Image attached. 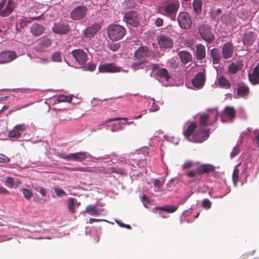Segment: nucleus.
Returning <instances> with one entry per match:
<instances>
[{
	"instance_id": "nucleus-1",
	"label": "nucleus",
	"mask_w": 259,
	"mask_h": 259,
	"mask_svg": "<svg viewBox=\"0 0 259 259\" xmlns=\"http://www.w3.org/2000/svg\"><path fill=\"white\" fill-rule=\"evenodd\" d=\"M196 174L199 175L211 174V176L214 178H217L220 177V173L215 171V167L208 163L202 164L199 165L195 171L190 170L186 175L189 178H194L196 177Z\"/></svg>"
},
{
	"instance_id": "nucleus-2",
	"label": "nucleus",
	"mask_w": 259,
	"mask_h": 259,
	"mask_svg": "<svg viewBox=\"0 0 259 259\" xmlns=\"http://www.w3.org/2000/svg\"><path fill=\"white\" fill-rule=\"evenodd\" d=\"M180 5L178 0H171L164 3L161 8V13L169 17L171 20L175 21L176 14L179 10Z\"/></svg>"
},
{
	"instance_id": "nucleus-3",
	"label": "nucleus",
	"mask_w": 259,
	"mask_h": 259,
	"mask_svg": "<svg viewBox=\"0 0 259 259\" xmlns=\"http://www.w3.org/2000/svg\"><path fill=\"white\" fill-rule=\"evenodd\" d=\"M219 113L217 110H209L207 113L201 114L199 117L200 124L207 126L215 122L218 118Z\"/></svg>"
},
{
	"instance_id": "nucleus-4",
	"label": "nucleus",
	"mask_w": 259,
	"mask_h": 259,
	"mask_svg": "<svg viewBox=\"0 0 259 259\" xmlns=\"http://www.w3.org/2000/svg\"><path fill=\"white\" fill-rule=\"evenodd\" d=\"M14 0H1L0 1V16L3 17L8 16L16 7Z\"/></svg>"
},
{
	"instance_id": "nucleus-5",
	"label": "nucleus",
	"mask_w": 259,
	"mask_h": 259,
	"mask_svg": "<svg viewBox=\"0 0 259 259\" xmlns=\"http://www.w3.org/2000/svg\"><path fill=\"white\" fill-rule=\"evenodd\" d=\"M88 153L86 152H80L66 155L63 153H58V156L62 159L69 160H72L75 161H82L85 160L88 157Z\"/></svg>"
},
{
	"instance_id": "nucleus-6",
	"label": "nucleus",
	"mask_w": 259,
	"mask_h": 259,
	"mask_svg": "<svg viewBox=\"0 0 259 259\" xmlns=\"http://www.w3.org/2000/svg\"><path fill=\"white\" fill-rule=\"evenodd\" d=\"M88 9L83 5L76 7L70 13V18L73 20L83 19L87 15Z\"/></svg>"
},
{
	"instance_id": "nucleus-7",
	"label": "nucleus",
	"mask_w": 259,
	"mask_h": 259,
	"mask_svg": "<svg viewBox=\"0 0 259 259\" xmlns=\"http://www.w3.org/2000/svg\"><path fill=\"white\" fill-rule=\"evenodd\" d=\"M177 20L180 26L183 29H188L191 26L192 21L187 12H180L178 16Z\"/></svg>"
},
{
	"instance_id": "nucleus-8",
	"label": "nucleus",
	"mask_w": 259,
	"mask_h": 259,
	"mask_svg": "<svg viewBox=\"0 0 259 259\" xmlns=\"http://www.w3.org/2000/svg\"><path fill=\"white\" fill-rule=\"evenodd\" d=\"M72 55L75 61L80 65L84 64L88 60L87 53L81 49L73 50Z\"/></svg>"
},
{
	"instance_id": "nucleus-9",
	"label": "nucleus",
	"mask_w": 259,
	"mask_h": 259,
	"mask_svg": "<svg viewBox=\"0 0 259 259\" xmlns=\"http://www.w3.org/2000/svg\"><path fill=\"white\" fill-rule=\"evenodd\" d=\"M209 132L207 130L201 128L196 131L193 135V141L196 143H202L209 137Z\"/></svg>"
},
{
	"instance_id": "nucleus-10",
	"label": "nucleus",
	"mask_w": 259,
	"mask_h": 259,
	"mask_svg": "<svg viewBox=\"0 0 259 259\" xmlns=\"http://www.w3.org/2000/svg\"><path fill=\"white\" fill-rule=\"evenodd\" d=\"M124 18L126 23L132 26H137L139 23V19L136 12L130 11L125 13Z\"/></svg>"
},
{
	"instance_id": "nucleus-11",
	"label": "nucleus",
	"mask_w": 259,
	"mask_h": 259,
	"mask_svg": "<svg viewBox=\"0 0 259 259\" xmlns=\"http://www.w3.org/2000/svg\"><path fill=\"white\" fill-rule=\"evenodd\" d=\"M17 57L13 51H4L0 53V63H7L12 61Z\"/></svg>"
},
{
	"instance_id": "nucleus-12",
	"label": "nucleus",
	"mask_w": 259,
	"mask_h": 259,
	"mask_svg": "<svg viewBox=\"0 0 259 259\" xmlns=\"http://www.w3.org/2000/svg\"><path fill=\"white\" fill-rule=\"evenodd\" d=\"M100 72H117L120 71V68L113 63L105 64L99 66Z\"/></svg>"
},
{
	"instance_id": "nucleus-13",
	"label": "nucleus",
	"mask_w": 259,
	"mask_h": 259,
	"mask_svg": "<svg viewBox=\"0 0 259 259\" xmlns=\"http://www.w3.org/2000/svg\"><path fill=\"white\" fill-rule=\"evenodd\" d=\"M205 70L199 72L192 79V82L195 87L201 88L205 81Z\"/></svg>"
},
{
	"instance_id": "nucleus-14",
	"label": "nucleus",
	"mask_w": 259,
	"mask_h": 259,
	"mask_svg": "<svg viewBox=\"0 0 259 259\" xmlns=\"http://www.w3.org/2000/svg\"><path fill=\"white\" fill-rule=\"evenodd\" d=\"M149 54V49L147 47H141L137 50L134 54V57L138 60H143Z\"/></svg>"
},
{
	"instance_id": "nucleus-15",
	"label": "nucleus",
	"mask_w": 259,
	"mask_h": 259,
	"mask_svg": "<svg viewBox=\"0 0 259 259\" xmlns=\"http://www.w3.org/2000/svg\"><path fill=\"white\" fill-rule=\"evenodd\" d=\"M234 51L233 45L230 42L226 43L222 48V55L224 59H228L232 57Z\"/></svg>"
},
{
	"instance_id": "nucleus-16",
	"label": "nucleus",
	"mask_w": 259,
	"mask_h": 259,
	"mask_svg": "<svg viewBox=\"0 0 259 259\" xmlns=\"http://www.w3.org/2000/svg\"><path fill=\"white\" fill-rule=\"evenodd\" d=\"M53 32H68L70 31L67 22H61L55 24L53 27Z\"/></svg>"
},
{
	"instance_id": "nucleus-17",
	"label": "nucleus",
	"mask_w": 259,
	"mask_h": 259,
	"mask_svg": "<svg viewBox=\"0 0 259 259\" xmlns=\"http://www.w3.org/2000/svg\"><path fill=\"white\" fill-rule=\"evenodd\" d=\"M248 78L252 84H259V63L254 68L252 73H248Z\"/></svg>"
},
{
	"instance_id": "nucleus-18",
	"label": "nucleus",
	"mask_w": 259,
	"mask_h": 259,
	"mask_svg": "<svg viewBox=\"0 0 259 259\" xmlns=\"http://www.w3.org/2000/svg\"><path fill=\"white\" fill-rule=\"evenodd\" d=\"M158 44L160 48H171L173 45V42L170 38L162 35L160 36L158 39Z\"/></svg>"
},
{
	"instance_id": "nucleus-19",
	"label": "nucleus",
	"mask_w": 259,
	"mask_h": 259,
	"mask_svg": "<svg viewBox=\"0 0 259 259\" xmlns=\"http://www.w3.org/2000/svg\"><path fill=\"white\" fill-rule=\"evenodd\" d=\"M196 50L195 57L197 60H202L206 57V51L205 47L201 44H197L196 46Z\"/></svg>"
},
{
	"instance_id": "nucleus-20",
	"label": "nucleus",
	"mask_w": 259,
	"mask_h": 259,
	"mask_svg": "<svg viewBox=\"0 0 259 259\" xmlns=\"http://www.w3.org/2000/svg\"><path fill=\"white\" fill-rule=\"evenodd\" d=\"M179 57L181 62L184 64H187L192 61V56L188 52L182 51L179 53Z\"/></svg>"
},
{
	"instance_id": "nucleus-21",
	"label": "nucleus",
	"mask_w": 259,
	"mask_h": 259,
	"mask_svg": "<svg viewBox=\"0 0 259 259\" xmlns=\"http://www.w3.org/2000/svg\"><path fill=\"white\" fill-rule=\"evenodd\" d=\"M210 16L211 18L217 21H219L222 19L224 21V18L227 16L226 15H222V10L221 9H218L217 10H213L210 12Z\"/></svg>"
},
{
	"instance_id": "nucleus-22",
	"label": "nucleus",
	"mask_w": 259,
	"mask_h": 259,
	"mask_svg": "<svg viewBox=\"0 0 259 259\" xmlns=\"http://www.w3.org/2000/svg\"><path fill=\"white\" fill-rule=\"evenodd\" d=\"M210 56L214 64H218L221 60V56L219 50L217 48L212 49L210 52Z\"/></svg>"
},
{
	"instance_id": "nucleus-23",
	"label": "nucleus",
	"mask_w": 259,
	"mask_h": 259,
	"mask_svg": "<svg viewBox=\"0 0 259 259\" xmlns=\"http://www.w3.org/2000/svg\"><path fill=\"white\" fill-rule=\"evenodd\" d=\"M197 124L195 122H191L190 124L187 126L186 129L184 131V135L187 139H189L192 135L194 131L197 128Z\"/></svg>"
},
{
	"instance_id": "nucleus-24",
	"label": "nucleus",
	"mask_w": 259,
	"mask_h": 259,
	"mask_svg": "<svg viewBox=\"0 0 259 259\" xmlns=\"http://www.w3.org/2000/svg\"><path fill=\"white\" fill-rule=\"evenodd\" d=\"M101 211V210L97 208L96 206L89 205L85 207L84 212L91 215H99L100 214Z\"/></svg>"
},
{
	"instance_id": "nucleus-25",
	"label": "nucleus",
	"mask_w": 259,
	"mask_h": 259,
	"mask_svg": "<svg viewBox=\"0 0 259 259\" xmlns=\"http://www.w3.org/2000/svg\"><path fill=\"white\" fill-rule=\"evenodd\" d=\"M218 83L220 88L225 89H229L231 87L230 82L223 75L219 78Z\"/></svg>"
},
{
	"instance_id": "nucleus-26",
	"label": "nucleus",
	"mask_w": 259,
	"mask_h": 259,
	"mask_svg": "<svg viewBox=\"0 0 259 259\" xmlns=\"http://www.w3.org/2000/svg\"><path fill=\"white\" fill-rule=\"evenodd\" d=\"M249 89L247 85L243 83L239 84L237 90L238 95L244 97L249 94Z\"/></svg>"
},
{
	"instance_id": "nucleus-27",
	"label": "nucleus",
	"mask_w": 259,
	"mask_h": 259,
	"mask_svg": "<svg viewBox=\"0 0 259 259\" xmlns=\"http://www.w3.org/2000/svg\"><path fill=\"white\" fill-rule=\"evenodd\" d=\"M125 29L118 24H111L108 28V32H124Z\"/></svg>"
},
{
	"instance_id": "nucleus-28",
	"label": "nucleus",
	"mask_w": 259,
	"mask_h": 259,
	"mask_svg": "<svg viewBox=\"0 0 259 259\" xmlns=\"http://www.w3.org/2000/svg\"><path fill=\"white\" fill-rule=\"evenodd\" d=\"M202 2L201 0H194L192 3L193 9L196 15L202 12Z\"/></svg>"
},
{
	"instance_id": "nucleus-29",
	"label": "nucleus",
	"mask_w": 259,
	"mask_h": 259,
	"mask_svg": "<svg viewBox=\"0 0 259 259\" xmlns=\"http://www.w3.org/2000/svg\"><path fill=\"white\" fill-rule=\"evenodd\" d=\"M27 22L24 20H19L16 23V29L17 31H25L27 28Z\"/></svg>"
},
{
	"instance_id": "nucleus-30",
	"label": "nucleus",
	"mask_w": 259,
	"mask_h": 259,
	"mask_svg": "<svg viewBox=\"0 0 259 259\" xmlns=\"http://www.w3.org/2000/svg\"><path fill=\"white\" fill-rule=\"evenodd\" d=\"M241 68V64L239 62L232 63L228 67L229 72L235 74Z\"/></svg>"
},
{
	"instance_id": "nucleus-31",
	"label": "nucleus",
	"mask_w": 259,
	"mask_h": 259,
	"mask_svg": "<svg viewBox=\"0 0 259 259\" xmlns=\"http://www.w3.org/2000/svg\"><path fill=\"white\" fill-rule=\"evenodd\" d=\"M157 75L159 77L163 78L166 81H168L170 78V75L165 68L159 69L157 72Z\"/></svg>"
},
{
	"instance_id": "nucleus-32",
	"label": "nucleus",
	"mask_w": 259,
	"mask_h": 259,
	"mask_svg": "<svg viewBox=\"0 0 259 259\" xmlns=\"http://www.w3.org/2000/svg\"><path fill=\"white\" fill-rule=\"evenodd\" d=\"M223 113L227 115L232 120L235 116L236 111L233 107H226L224 109Z\"/></svg>"
},
{
	"instance_id": "nucleus-33",
	"label": "nucleus",
	"mask_w": 259,
	"mask_h": 259,
	"mask_svg": "<svg viewBox=\"0 0 259 259\" xmlns=\"http://www.w3.org/2000/svg\"><path fill=\"white\" fill-rule=\"evenodd\" d=\"M198 32H209L211 30L210 26L206 22H201L198 26Z\"/></svg>"
},
{
	"instance_id": "nucleus-34",
	"label": "nucleus",
	"mask_w": 259,
	"mask_h": 259,
	"mask_svg": "<svg viewBox=\"0 0 259 259\" xmlns=\"http://www.w3.org/2000/svg\"><path fill=\"white\" fill-rule=\"evenodd\" d=\"M76 199L71 197L67 200V207L69 211L71 213H74L75 211V203L76 202Z\"/></svg>"
},
{
	"instance_id": "nucleus-35",
	"label": "nucleus",
	"mask_w": 259,
	"mask_h": 259,
	"mask_svg": "<svg viewBox=\"0 0 259 259\" xmlns=\"http://www.w3.org/2000/svg\"><path fill=\"white\" fill-rule=\"evenodd\" d=\"M101 24L94 23L92 25L86 28L83 32H97L101 29Z\"/></svg>"
},
{
	"instance_id": "nucleus-36",
	"label": "nucleus",
	"mask_w": 259,
	"mask_h": 259,
	"mask_svg": "<svg viewBox=\"0 0 259 259\" xmlns=\"http://www.w3.org/2000/svg\"><path fill=\"white\" fill-rule=\"evenodd\" d=\"M252 33H245L243 38V43L247 46L251 45L253 42Z\"/></svg>"
},
{
	"instance_id": "nucleus-37",
	"label": "nucleus",
	"mask_w": 259,
	"mask_h": 259,
	"mask_svg": "<svg viewBox=\"0 0 259 259\" xmlns=\"http://www.w3.org/2000/svg\"><path fill=\"white\" fill-rule=\"evenodd\" d=\"M72 100V97L71 96L60 95L56 97V100L58 102H71Z\"/></svg>"
},
{
	"instance_id": "nucleus-38",
	"label": "nucleus",
	"mask_w": 259,
	"mask_h": 259,
	"mask_svg": "<svg viewBox=\"0 0 259 259\" xmlns=\"http://www.w3.org/2000/svg\"><path fill=\"white\" fill-rule=\"evenodd\" d=\"M203 39L206 42L210 43L214 39L213 33H200Z\"/></svg>"
},
{
	"instance_id": "nucleus-39",
	"label": "nucleus",
	"mask_w": 259,
	"mask_h": 259,
	"mask_svg": "<svg viewBox=\"0 0 259 259\" xmlns=\"http://www.w3.org/2000/svg\"><path fill=\"white\" fill-rule=\"evenodd\" d=\"M21 136V134L20 132L17 131L14 127L13 130L10 131L8 133V137L10 138L13 139H18L20 138Z\"/></svg>"
},
{
	"instance_id": "nucleus-40",
	"label": "nucleus",
	"mask_w": 259,
	"mask_h": 259,
	"mask_svg": "<svg viewBox=\"0 0 259 259\" xmlns=\"http://www.w3.org/2000/svg\"><path fill=\"white\" fill-rule=\"evenodd\" d=\"M125 33H108L110 39L112 41H117L122 38Z\"/></svg>"
},
{
	"instance_id": "nucleus-41",
	"label": "nucleus",
	"mask_w": 259,
	"mask_h": 259,
	"mask_svg": "<svg viewBox=\"0 0 259 259\" xmlns=\"http://www.w3.org/2000/svg\"><path fill=\"white\" fill-rule=\"evenodd\" d=\"M31 29V32H43L45 30L42 26L38 24H33Z\"/></svg>"
},
{
	"instance_id": "nucleus-42",
	"label": "nucleus",
	"mask_w": 259,
	"mask_h": 259,
	"mask_svg": "<svg viewBox=\"0 0 259 259\" xmlns=\"http://www.w3.org/2000/svg\"><path fill=\"white\" fill-rule=\"evenodd\" d=\"M139 61V62H133L131 66V68L135 71L140 69H142V67H141V65L143 64L145 62V61L143 60Z\"/></svg>"
},
{
	"instance_id": "nucleus-43",
	"label": "nucleus",
	"mask_w": 259,
	"mask_h": 259,
	"mask_svg": "<svg viewBox=\"0 0 259 259\" xmlns=\"http://www.w3.org/2000/svg\"><path fill=\"white\" fill-rule=\"evenodd\" d=\"M21 191L22 192L24 197L26 199L30 200L31 199V198L33 194L30 190L25 189V188H23V189H21Z\"/></svg>"
},
{
	"instance_id": "nucleus-44",
	"label": "nucleus",
	"mask_w": 259,
	"mask_h": 259,
	"mask_svg": "<svg viewBox=\"0 0 259 259\" xmlns=\"http://www.w3.org/2000/svg\"><path fill=\"white\" fill-rule=\"evenodd\" d=\"M239 171L238 168H236L234 169L233 175H232V178L234 182V183L236 185L238 181V178H239Z\"/></svg>"
},
{
	"instance_id": "nucleus-45",
	"label": "nucleus",
	"mask_w": 259,
	"mask_h": 259,
	"mask_svg": "<svg viewBox=\"0 0 259 259\" xmlns=\"http://www.w3.org/2000/svg\"><path fill=\"white\" fill-rule=\"evenodd\" d=\"M73 170H78L80 171L85 172H93L95 171V168L93 167H74L73 168Z\"/></svg>"
},
{
	"instance_id": "nucleus-46",
	"label": "nucleus",
	"mask_w": 259,
	"mask_h": 259,
	"mask_svg": "<svg viewBox=\"0 0 259 259\" xmlns=\"http://www.w3.org/2000/svg\"><path fill=\"white\" fill-rule=\"evenodd\" d=\"M54 190L57 196L60 197L67 195L66 193L62 189L57 186L54 188Z\"/></svg>"
},
{
	"instance_id": "nucleus-47",
	"label": "nucleus",
	"mask_w": 259,
	"mask_h": 259,
	"mask_svg": "<svg viewBox=\"0 0 259 259\" xmlns=\"http://www.w3.org/2000/svg\"><path fill=\"white\" fill-rule=\"evenodd\" d=\"M52 59L53 61L54 62H61V61H62L61 54L58 52H55L52 55Z\"/></svg>"
},
{
	"instance_id": "nucleus-48",
	"label": "nucleus",
	"mask_w": 259,
	"mask_h": 259,
	"mask_svg": "<svg viewBox=\"0 0 259 259\" xmlns=\"http://www.w3.org/2000/svg\"><path fill=\"white\" fill-rule=\"evenodd\" d=\"M52 43V40L47 38H44L40 41V45L43 47H48Z\"/></svg>"
},
{
	"instance_id": "nucleus-49",
	"label": "nucleus",
	"mask_w": 259,
	"mask_h": 259,
	"mask_svg": "<svg viewBox=\"0 0 259 259\" xmlns=\"http://www.w3.org/2000/svg\"><path fill=\"white\" fill-rule=\"evenodd\" d=\"M96 68V65L93 63H89L83 67V69L86 71H94Z\"/></svg>"
},
{
	"instance_id": "nucleus-50",
	"label": "nucleus",
	"mask_w": 259,
	"mask_h": 259,
	"mask_svg": "<svg viewBox=\"0 0 259 259\" xmlns=\"http://www.w3.org/2000/svg\"><path fill=\"white\" fill-rule=\"evenodd\" d=\"M15 129H16L18 132H24L27 128V126L25 124H19L15 125L14 126Z\"/></svg>"
},
{
	"instance_id": "nucleus-51",
	"label": "nucleus",
	"mask_w": 259,
	"mask_h": 259,
	"mask_svg": "<svg viewBox=\"0 0 259 259\" xmlns=\"http://www.w3.org/2000/svg\"><path fill=\"white\" fill-rule=\"evenodd\" d=\"M211 203L208 199L203 200L202 203V206L205 209H209L211 207Z\"/></svg>"
},
{
	"instance_id": "nucleus-52",
	"label": "nucleus",
	"mask_w": 259,
	"mask_h": 259,
	"mask_svg": "<svg viewBox=\"0 0 259 259\" xmlns=\"http://www.w3.org/2000/svg\"><path fill=\"white\" fill-rule=\"evenodd\" d=\"M178 208L177 206H166L165 211L168 213H173L175 212Z\"/></svg>"
},
{
	"instance_id": "nucleus-53",
	"label": "nucleus",
	"mask_w": 259,
	"mask_h": 259,
	"mask_svg": "<svg viewBox=\"0 0 259 259\" xmlns=\"http://www.w3.org/2000/svg\"><path fill=\"white\" fill-rule=\"evenodd\" d=\"M6 183L10 188H13L15 184L14 179L13 178L9 177L7 179Z\"/></svg>"
},
{
	"instance_id": "nucleus-54",
	"label": "nucleus",
	"mask_w": 259,
	"mask_h": 259,
	"mask_svg": "<svg viewBox=\"0 0 259 259\" xmlns=\"http://www.w3.org/2000/svg\"><path fill=\"white\" fill-rule=\"evenodd\" d=\"M10 158L3 154H0V162L8 163L10 161Z\"/></svg>"
},
{
	"instance_id": "nucleus-55",
	"label": "nucleus",
	"mask_w": 259,
	"mask_h": 259,
	"mask_svg": "<svg viewBox=\"0 0 259 259\" xmlns=\"http://www.w3.org/2000/svg\"><path fill=\"white\" fill-rule=\"evenodd\" d=\"M164 181L163 180L162 182H161L160 180L158 179L154 180L153 182L154 185L159 190L161 188L164 183Z\"/></svg>"
},
{
	"instance_id": "nucleus-56",
	"label": "nucleus",
	"mask_w": 259,
	"mask_h": 259,
	"mask_svg": "<svg viewBox=\"0 0 259 259\" xmlns=\"http://www.w3.org/2000/svg\"><path fill=\"white\" fill-rule=\"evenodd\" d=\"M193 163L190 161H187L183 165V168L184 169H188L192 167L193 166Z\"/></svg>"
},
{
	"instance_id": "nucleus-57",
	"label": "nucleus",
	"mask_w": 259,
	"mask_h": 259,
	"mask_svg": "<svg viewBox=\"0 0 259 259\" xmlns=\"http://www.w3.org/2000/svg\"><path fill=\"white\" fill-rule=\"evenodd\" d=\"M120 47V45L119 44L117 43V44H111L109 45V48L115 52V51H116Z\"/></svg>"
},
{
	"instance_id": "nucleus-58",
	"label": "nucleus",
	"mask_w": 259,
	"mask_h": 259,
	"mask_svg": "<svg viewBox=\"0 0 259 259\" xmlns=\"http://www.w3.org/2000/svg\"><path fill=\"white\" fill-rule=\"evenodd\" d=\"M239 152V147L238 146H235L234 148L233 151L231 153V157L232 158H233V157L236 156L238 154Z\"/></svg>"
},
{
	"instance_id": "nucleus-59",
	"label": "nucleus",
	"mask_w": 259,
	"mask_h": 259,
	"mask_svg": "<svg viewBox=\"0 0 259 259\" xmlns=\"http://www.w3.org/2000/svg\"><path fill=\"white\" fill-rule=\"evenodd\" d=\"M36 190L39 192L42 196H45L47 194V191L45 189L42 187H37Z\"/></svg>"
},
{
	"instance_id": "nucleus-60",
	"label": "nucleus",
	"mask_w": 259,
	"mask_h": 259,
	"mask_svg": "<svg viewBox=\"0 0 259 259\" xmlns=\"http://www.w3.org/2000/svg\"><path fill=\"white\" fill-rule=\"evenodd\" d=\"M163 22V20L162 18H158L155 20V23L157 26H162Z\"/></svg>"
},
{
	"instance_id": "nucleus-61",
	"label": "nucleus",
	"mask_w": 259,
	"mask_h": 259,
	"mask_svg": "<svg viewBox=\"0 0 259 259\" xmlns=\"http://www.w3.org/2000/svg\"><path fill=\"white\" fill-rule=\"evenodd\" d=\"M115 171H116V167H110V168H108L106 170V172H105L107 174H112L114 172L115 173Z\"/></svg>"
},
{
	"instance_id": "nucleus-62",
	"label": "nucleus",
	"mask_w": 259,
	"mask_h": 259,
	"mask_svg": "<svg viewBox=\"0 0 259 259\" xmlns=\"http://www.w3.org/2000/svg\"><path fill=\"white\" fill-rule=\"evenodd\" d=\"M115 173L122 175L125 174V172L124 169L119 167H116Z\"/></svg>"
},
{
	"instance_id": "nucleus-63",
	"label": "nucleus",
	"mask_w": 259,
	"mask_h": 259,
	"mask_svg": "<svg viewBox=\"0 0 259 259\" xmlns=\"http://www.w3.org/2000/svg\"><path fill=\"white\" fill-rule=\"evenodd\" d=\"M146 161L145 160H141L137 163L138 166L140 167H144L146 165Z\"/></svg>"
},
{
	"instance_id": "nucleus-64",
	"label": "nucleus",
	"mask_w": 259,
	"mask_h": 259,
	"mask_svg": "<svg viewBox=\"0 0 259 259\" xmlns=\"http://www.w3.org/2000/svg\"><path fill=\"white\" fill-rule=\"evenodd\" d=\"M149 66L153 71L158 69L159 67V64H150Z\"/></svg>"
}]
</instances>
